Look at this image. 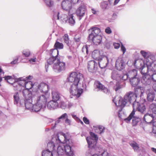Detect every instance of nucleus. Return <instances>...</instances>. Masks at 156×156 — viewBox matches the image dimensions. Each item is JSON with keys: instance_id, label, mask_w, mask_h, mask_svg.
Instances as JSON below:
<instances>
[{"instance_id": "1", "label": "nucleus", "mask_w": 156, "mask_h": 156, "mask_svg": "<svg viewBox=\"0 0 156 156\" xmlns=\"http://www.w3.org/2000/svg\"><path fill=\"white\" fill-rule=\"evenodd\" d=\"M82 77V74L73 72L68 78L69 82L66 84L70 86V92L73 95L76 96L77 98H79L83 92V89L78 88V87L80 80Z\"/></svg>"}, {"instance_id": "2", "label": "nucleus", "mask_w": 156, "mask_h": 156, "mask_svg": "<svg viewBox=\"0 0 156 156\" xmlns=\"http://www.w3.org/2000/svg\"><path fill=\"white\" fill-rule=\"evenodd\" d=\"M137 95L133 92L129 91L126 93L122 99L119 97H115L113 100L116 106H120L123 108L126 105L131 104L132 106L133 104L136 101Z\"/></svg>"}, {"instance_id": "3", "label": "nucleus", "mask_w": 156, "mask_h": 156, "mask_svg": "<svg viewBox=\"0 0 156 156\" xmlns=\"http://www.w3.org/2000/svg\"><path fill=\"white\" fill-rule=\"evenodd\" d=\"M58 134L63 136L65 143L61 145L58 146V154L59 155H62L65 154L67 155L73 156L74 154V153L71 148V146L72 145L71 140L69 139L67 135L63 133H59Z\"/></svg>"}, {"instance_id": "4", "label": "nucleus", "mask_w": 156, "mask_h": 156, "mask_svg": "<svg viewBox=\"0 0 156 156\" xmlns=\"http://www.w3.org/2000/svg\"><path fill=\"white\" fill-rule=\"evenodd\" d=\"M53 64L52 68L53 71L56 73H59L63 72L66 69V63L61 62L58 58V56H54L50 58L47 60V63L45 65V68L47 72L48 71V65Z\"/></svg>"}, {"instance_id": "5", "label": "nucleus", "mask_w": 156, "mask_h": 156, "mask_svg": "<svg viewBox=\"0 0 156 156\" xmlns=\"http://www.w3.org/2000/svg\"><path fill=\"white\" fill-rule=\"evenodd\" d=\"M22 94L24 97V100H20V105L22 106L24 105L27 109L32 112L33 105L32 103L33 99L32 93L27 90H24L22 91Z\"/></svg>"}, {"instance_id": "6", "label": "nucleus", "mask_w": 156, "mask_h": 156, "mask_svg": "<svg viewBox=\"0 0 156 156\" xmlns=\"http://www.w3.org/2000/svg\"><path fill=\"white\" fill-rule=\"evenodd\" d=\"M86 139L88 144L89 149L86 152V156H91L95 152L100 153L101 151H103V150L101 147L98 146L97 141L93 140L90 137H87Z\"/></svg>"}, {"instance_id": "7", "label": "nucleus", "mask_w": 156, "mask_h": 156, "mask_svg": "<svg viewBox=\"0 0 156 156\" xmlns=\"http://www.w3.org/2000/svg\"><path fill=\"white\" fill-rule=\"evenodd\" d=\"M32 94V98L35 100L36 102L41 104L44 106V107L46 106L47 102L46 94L34 92Z\"/></svg>"}, {"instance_id": "8", "label": "nucleus", "mask_w": 156, "mask_h": 156, "mask_svg": "<svg viewBox=\"0 0 156 156\" xmlns=\"http://www.w3.org/2000/svg\"><path fill=\"white\" fill-rule=\"evenodd\" d=\"M58 134L55 136L52 137L51 140L47 144V149L51 151H56V146L59 143L62 142V140L60 139V136Z\"/></svg>"}, {"instance_id": "9", "label": "nucleus", "mask_w": 156, "mask_h": 156, "mask_svg": "<svg viewBox=\"0 0 156 156\" xmlns=\"http://www.w3.org/2000/svg\"><path fill=\"white\" fill-rule=\"evenodd\" d=\"M144 101L143 103L140 104L137 101L133 104V110L135 111V109L137 110L139 115H141L142 116L146 112V108L145 105L147 104V102L145 99H144Z\"/></svg>"}, {"instance_id": "10", "label": "nucleus", "mask_w": 156, "mask_h": 156, "mask_svg": "<svg viewBox=\"0 0 156 156\" xmlns=\"http://www.w3.org/2000/svg\"><path fill=\"white\" fill-rule=\"evenodd\" d=\"M94 90L96 91H101L105 94H109L110 90L101 82L98 81H96L94 85Z\"/></svg>"}, {"instance_id": "11", "label": "nucleus", "mask_w": 156, "mask_h": 156, "mask_svg": "<svg viewBox=\"0 0 156 156\" xmlns=\"http://www.w3.org/2000/svg\"><path fill=\"white\" fill-rule=\"evenodd\" d=\"M140 53L145 59L146 64L148 62L152 61H155V56L154 54L149 51H146L144 50H141Z\"/></svg>"}, {"instance_id": "12", "label": "nucleus", "mask_w": 156, "mask_h": 156, "mask_svg": "<svg viewBox=\"0 0 156 156\" xmlns=\"http://www.w3.org/2000/svg\"><path fill=\"white\" fill-rule=\"evenodd\" d=\"M79 1H62V8L64 10L69 11L72 5L77 3Z\"/></svg>"}, {"instance_id": "13", "label": "nucleus", "mask_w": 156, "mask_h": 156, "mask_svg": "<svg viewBox=\"0 0 156 156\" xmlns=\"http://www.w3.org/2000/svg\"><path fill=\"white\" fill-rule=\"evenodd\" d=\"M48 90V85L44 82H42L37 86V90L36 92L46 94Z\"/></svg>"}, {"instance_id": "14", "label": "nucleus", "mask_w": 156, "mask_h": 156, "mask_svg": "<svg viewBox=\"0 0 156 156\" xmlns=\"http://www.w3.org/2000/svg\"><path fill=\"white\" fill-rule=\"evenodd\" d=\"M98 60V61L99 66L102 69L107 67L109 62V59L108 57L105 55H102L100 59Z\"/></svg>"}, {"instance_id": "15", "label": "nucleus", "mask_w": 156, "mask_h": 156, "mask_svg": "<svg viewBox=\"0 0 156 156\" xmlns=\"http://www.w3.org/2000/svg\"><path fill=\"white\" fill-rule=\"evenodd\" d=\"M85 12L86 7L84 5L80 6L76 9V13L79 20H80L84 16Z\"/></svg>"}, {"instance_id": "16", "label": "nucleus", "mask_w": 156, "mask_h": 156, "mask_svg": "<svg viewBox=\"0 0 156 156\" xmlns=\"http://www.w3.org/2000/svg\"><path fill=\"white\" fill-rule=\"evenodd\" d=\"M146 66H147L148 73L151 74V73H156V60L148 62L146 64Z\"/></svg>"}, {"instance_id": "17", "label": "nucleus", "mask_w": 156, "mask_h": 156, "mask_svg": "<svg viewBox=\"0 0 156 156\" xmlns=\"http://www.w3.org/2000/svg\"><path fill=\"white\" fill-rule=\"evenodd\" d=\"M89 40H91L94 45L96 46L100 45L102 44V37L101 35L93 36L92 37H88Z\"/></svg>"}, {"instance_id": "18", "label": "nucleus", "mask_w": 156, "mask_h": 156, "mask_svg": "<svg viewBox=\"0 0 156 156\" xmlns=\"http://www.w3.org/2000/svg\"><path fill=\"white\" fill-rule=\"evenodd\" d=\"M54 47L55 49L53 50H51V51H52L51 55H54V53H56L57 55L55 56H58V49H62L63 48L64 45L62 43H60L57 41H56Z\"/></svg>"}, {"instance_id": "19", "label": "nucleus", "mask_w": 156, "mask_h": 156, "mask_svg": "<svg viewBox=\"0 0 156 156\" xmlns=\"http://www.w3.org/2000/svg\"><path fill=\"white\" fill-rule=\"evenodd\" d=\"M87 68L90 72H94L97 69V63L94 60L90 61L88 63Z\"/></svg>"}, {"instance_id": "20", "label": "nucleus", "mask_w": 156, "mask_h": 156, "mask_svg": "<svg viewBox=\"0 0 156 156\" xmlns=\"http://www.w3.org/2000/svg\"><path fill=\"white\" fill-rule=\"evenodd\" d=\"M125 63L122 58H118L115 62V68L119 70L123 69L125 67Z\"/></svg>"}, {"instance_id": "21", "label": "nucleus", "mask_w": 156, "mask_h": 156, "mask_svg": "<svg viewBox=\"0 0 156 156\" xmlns=\"http://www.w3.org/2000/svg\"><path fill=\"white\" fill-rule=\"evenodd\" d=\"M141 82L145 85H150L151 82L150 74L148 73V74L143 75L141 79Z\"/></svg>"}, {"instance_id": "22", "label": "nucleus", "mask_w": 156, "mask_h": 156, "mask_svg": "<svg viewBox=\"0 0 156 156\" xmlns=\"http://www.w3.org/2000/svg\"><path fill=\"white\" fill-rule=\"evenodd\" d=\"M154 117L153 113H147L144 114L143 117V120L146 122L150 123H153Z\"/></svg>"}, {"instance_id": "23", "label": "nucleus", "mask_w": 156, "mask_h": 156, "mask_svg": "<svg viewBox=\"0 0 156 156\" xmlns=\"http://www.w3.org/2000/svg\"><path fill=\"white\" fill-rule=\"evenodd\" d=\"M90 30H91V33L89 35L88 37L92 38L93 36L100 35L99 34L101 32V30L99 28L95 26L92 27L90 29Z\"/></svg>"}, {"instance_id": "24", "label": "nucleus", "mask_w": 156, "mask_h": 156, "mask_svg": "<svg viewBox=\"0 0 156 156\" xmlns=\"http://www.w3.org/2000/svg\"><path fill=\"white\" fill-rule=\"evenodd\" d=\"M147 98L149 101L152 102L154 100L155 94L152 90H148L147 91Z\"/></svg>"}, {"instance_id": "25", "label": "nucleus", "mask_w": 156, "mask_h": 156, "mask_svg": "<svg viewBox=\"0 0 156 156\" xmlns=\"http://www.w3.org/2000/svg\"><path fill=\"white\" fill-rule=\"evenodd\" d=\"M137 112H136L135 113L134 116H133L132 118V124L133 126L136 125L138 122H139L141 120V119L142 118V116L141 115H137Z\"/></svg>"}, {"instance_id": "26", "label": "nucleus", "mask_w": 156, "mask_h": 156, "mask_svg": "<svg viewBox=\"0 0 156 156\" xmlns=\"http://www.w3.org/2000/svg\"><path fill=\"white\" fill-rule=\"evenodd\" d=\"M58 104L57 102L53 100L49 102L47 104V107L48 109L50 110H53L57 108Z\"/></svg>"}, {"instance_id": "27", "label": "nucleus", "mask_w": 156, "mask_h": 156, "mask_svg": "<svg viewBox=\"0 0 156 156\" xmlns=\"http://www.w3.org/2000/svg\"><path fill=\"white\" fill-rule=\"evenodd\" d=\"M121 74L120 72L116 70H113L112 73L111 77L113 80L117 81L121 80Z\"/></svg>"}, {"instance_id": "28", "label": "nucleus", "mask_w": 156, "mask_h": 156, "mask_svg": "<svg viewBox=\"0 0 156 156\" xmlns=\"http://www.w3.org/2000/svg\"><path fill=\"white\" fill-rule=\"evenodd\" d=\"M62 39L64 42L69 48L72 46L71 41L69 38L67 34H66L63 36Z\"/></svg>"}, {"instance_id": "29", "label": "nucleus", "mask_w": 156, "mask_h": 156, "mask_svg": "<svg viewBox=\"0 0 156 156\" xmlns=\"http://www.w3.org/2000/svg\"><path fill=\"white\" fill-rule=\"evenodd\" d=\"M129 80L131 85L134 87L136 86L140 81V79L138 76L130 79Z\"/></svg>"}, {"instance_id": "30", "label": "nucleus", "mask_w": 156, "mask_h": 156, "mask_svg": "<svg viewBox=\"0 0 156 156\" xmlns=\"http://www.w3.org/2000/svg\"><path fill=\"white\" fill-rule=\"evenodd\" d=\"M100 51L98 50H94L92 53V57L94 59L98 60L102 55H100Z\"/></svg>"}, {"instance_id": "31", "label": "nucleus", "mask_w": 156, "mask_h": 156, "mask_svg": "<svg viewBox=\"0 0 156 156\" xmlns=\"http://www.w3.org/2000/svg\"><path fill=\"white\" fill-rule=\"evenodd\" d=\"M52 94L53 100L57 102L60 100L61 97L58 92L53 90L52 92Z\"/></svg>"}, {"instance_id": "32", "label": "nucleus", "mask_w": 156, "mask_h": 156, "mask_svg": "<svg viewBox=\"0 0 156 156\" xmlns=\"http://www.w3.org/2000/svg\"><path fill=\"white\" fill-rule=\"evenodd\" d=\"M16 81L18 82L19 86L20 87L22 86L24 87L26 81V78L23 77L16 78Z\"/></svg>"}, {"instance_id": "33", "label": "nucleus", "mask_w": 156, "mask_h": 156, "mask_svg": "<svg viewBox=\"0 0 156 156\" xmlns=\"http://www.w3.org/2000/svg\"><path fill=\"white\" fill-rule=\"evenodd\" d=\"M94 128L95 132L99 134L103 133L105 129V128L102 126H94Z\"/></svg>"}, {"instance_id": "34", "label": "nucleus", "mask_w": 156, "mask_h": 156, "mask_svg": "<svg viewBox=\"0 0 156 156\" xmlns=\"http://www.w3.org/2000/svg\"><path fill=\"white\" fill-rule=\"evenodd\" d=\"M129 79L137 76V72L136 70L133 69L129 70L128 73Z\"/></svg>"}, {"instance_id": "35", "label": "nucleus", "mask_w": 156, "mask_h": 156, "mask_svg": "<svg viewBox=\"0 0 156 156\" xmlns=\"http://www.w3.org/2000/svg\"><path fill=\"white\" fill-rule=\"evenodd\" d=\"M43 107H44V106L41 105V104L36 102L33 105L32 112H38Z\"/></svg>"}, {"instance_id": "36", "label": "nucleus", "mask_w": 156, "mask_h": 156, "mask_svg": "<svg viewBox=\"0 0 156 156\" xmlns=\"http://www.w3.org/2000/svg\"><path fill=\"white\" fill-rule=\"evenodd\" d=\"M34 86V84L31 81H26V83H25V85L24 87L26 89H24L23 91L24 90H27L29 92L32 93L29 90L31 89Z\"/></svg>"}, {"instance_id": "37", "label": "nucleus", "mask_w": 156, "mask_h": 156, "mask_svg": "<svg viewBox=\"0 0 156 156\" xmlns=\"http://www.w3.org/2000/svg\"><path fill=\"white\" fill-rule=\"evenodd\" d=\"M140 70V72L141 73L144 75L148 74V70L147 66L145 67L144 63L141 67L139 68Z\"/></svg>"}, {"instance_id": "38", "label": "nucleus", "mask_w": 156, "mask_h": 156, "mask_svg": "<svg viewBox=\"0 0 156 156\" xmlns=\"http://www.w3.org/2000/svg\"><path fill=\"white\" fill-rule=\"evenodd\" d=\"M92 47V45H86L83 46L82 48V51L84 54H88V51L91 50Z\"/></svg>"}, {"instance_id": "39", "label": "nucleus", "mask_w": 156, "mask_h": 156, "mask_svg": "<svg viewBox=\"0 0 156 156\" xmlns=\"http://www.w3.org/2000/svg\"><path fill=\"white\" fill-rule=\"evenodd\" d=\"M112 1H103L101 4V8L103 10H105L108 8V4L111 3Z\"/></svg>"}, {"instance_id": "40", "label": "nucleus", "mask_w": 156, "mask_h": 156, "mask_svg": "<svg viewBox=\"0 0 156 156\" xmlns=\"http://www.w3.org/2000/svg\"><path fill=\"white\" fill-rule=\"evenodd\" d=\"M150 110H151L153 113L156 114V103H152L149 106Z\"/></svg>"}, {"instance_id": "41", "label": "nucleus", "mask_w": 156, "mask_h": 156, "mask_svg": "<svg viewBox=\"0 0 156 156\" xmlns=\"http://www.w3.org/2000/svg\"><path fill=\"white\" fill-rule=\"evenodd\" d=\"M135 112H136L135 111L133 110L129 116L127 118L124 119V120L127 123L129 122L131 119H132L133 116L134 115H135Z\"/></svg>"}, {"instance_id": "42", "label": "nucleus", "mask_w": 156, "mask_h": 156, "mask_svg": "<svg viewBox=\"0 0 156 156\" xmlns=\"http://www.w3.org/2000/svg\"><path fill=\"white\" fill-rule=\"evenodd\" d=\"M99 155H101V156H99L96 154H94L93 153L91 156H109L108 153L106 151L103 150V151H101L100 153H98Z\"/></svg>"}, {"instance_id": "43", "label": "nucleus", "mask_w": 156, "mask_h": 156, "mask_svg": "<svg viewBox=\"0 0 156 156\" xmlns=\"http://www.w3.org/2000/svg\"><path fill=\"white\" fill-rule=\"evenodd\" d=\"M74 18V17L73 14H71L69 16V22L70 25L71 26L74 25L75 23V20Z\"/></svg>"}, {"instance_id": "44", "label": "nucleus", "mask_w": 156, "mask_h": 156, "mask_svg": "<svg viewBox=\"0 0 156 156\" xmlns=\"http://www.w3.org/2000/svg\"><path fill=\"white\" fill-rule=\"evenodd\" d=\"M14 104L17 105L19 101V95L18 93H16L13 96Z\"/></svg>"}, {"instance_id": "45", "label": "nucleus", "mask_w": 156, "mask_h": 156, "mask_svg": "<svg viewBox=\"0 0 156 156\" xmlns=\"http://www.w3.org/2000/svg\"><path fill=\"white\" fill-rule=\"evenodd\" d=\"M5 80L7 81V82L9 83V84H12L13 81V80L14 79L12 78V77L11 76H5L4 77Z\"/></svg>"}, {"instance_id": "46", "label": "nucleus", "mask_w": 156, "mask_h": 156, "mask_svg": "<svg viewBox=\"0 0 156 156\" xmlns=\"http://www.w3.org/2000/svg\"><path fill=\"white\" fill-rule=\"evenodd\" d=\"M130 145L133 147L135 151L138 150L139 147L138 144L135 142L130 143Z\"/></svg>"}, {"instance_id": "47", "label": "nucleus", "mask_w": 156, "mask_h": 156, "mask_svg": "<svg viewBox=\"0 0 156 156\" xmlns=\"http://www.w3.org/2000/svg\"><path fill=\"white\" fill-rule=\"evenodd\" d=\"M53 16L55 19H57V20L59 19V12L57 10L53 11Z\"/></svg>"}, {"instance_id": "48", "label": "nucleus", "mask_w": 156, "mask_h": 156, "mask_svg": "<svg viewBox=\"0 0 156 156\" xmlns=\"http://www.w3.org/2000/svg\"><path fill=\"white\" fill-rule=\"evenodd\" d=\"M44 3L48 7H51L53 5L54 2L53 1H44Z\"/></svg>"}, {"instance_id": "49", "label": "nucleus", "mask_w": 156, "mask_h": 156, "mask_svg": "<svg viewBox=\"0 0 156 156\" xmlns=\"http://www.w3.org/2000/svg\"><path fill=\"white\" fill-rule=\"evenodd\" d=\"M59 105L60 107L62 109H65L67 108V104L65 103L64 101H61L59 103Z\"/></svg>"}, {"instance_id": "50", "label": "nucleus", "mask_w": 156, "mask_h": 156, "mask_svg": "<svg viewBox=\"0 0 156 156\" xmlns=\"http://www.w3.org/2000/svg\"><path fill=\"white\" fill-rule=\"evenodd\" d=\"M121 88L122 86L119 85V83L117 82H116L115 85L114 86L113 89L116 91Z\"/></svg>"}, {"instance_id": "51", "label": "nucleus", "mask_w": 156, "mask_h": 156, "mask_svg": "<svg viewBox=\"0 0 156 156\" xmlns=\"http://www.w3.org/2000/svg\"><path fill=\"white\" fill-rule=\"evenodd\" d=\"M121 80H126L128 78H129V76L128 73H126L125 74H123L122 75H121Z\"/></svg>"}, {"instance_id": "52", "label": "nucleus", "mask_w": 156, "mask_h": 156, "mask_svg": "<svg viewBox=\"0 0 156 156\" xmlns=\"http://www.w3.org/2000/svg\"><path fill=\"white\" fill-rule=\"evenodd\" d=\"M150 76L151 81L154 83H156V73H151Z\"/></svg>"}, {"instance_id": "53", "label": "nucleus", "mask_w": 156, "mask_h": 156, "mask_svg": "<svg viewBox=\"0 0 156 156\" xmlns=\"http://www.w3.org/2000/svg\"><path fill=\"white\" fill-rule=\"evenodd\" d=\"M13 86L16 88V89L18 90L19 89V87L20 86H18V82L16 81V78L14 80V82L12 84Z\"/></svg>"}, {"instance_id": "54", "label": "nucleus", "mask_w": 156, "mask_h": 156, "mask_svg": "<svg viewBox=\"0 0 156 156\" xmlns=\"http://www.w3.org/2000/svg\"><path fill=\"white\" fill-rule=\"evenodd\" d=\"M90 134L91 137H92L91 139H92L93 140H96L97 141L98 137L96 135L92 132H90Z\"/></svg>"}, {"instance_id": "55", "label": "nucleus", "mask_w": 156, "mask_h": 156, "mask_svg": "<svg viewBox=\"0 0 156 156\" xmlns=\"http://www.w3.org/2000/svg\"><path fill=\"white\" fill-rule=\"evenodd\" d=\"M23 54L26 57H28L30 55V52L28 50H25L23 51Z\"/></svg>"}, {"instance_id": "56", "label": "nucleus", "mask_w": 156, "mask_h": 156, "mask_svg": "<svg viewBox=\"0 0 156 156\" xmlns=\"http://www.w3.org/2000/svg\"><path fill=\"white\" fill-rule=\"evenodd\" d=\"M19 56H17L16 57V58L11 62L10 63L12 64H17L18 63V59L19 58Z\"/></svg>"}, {"instance_id": "57", "label": "nucleus", "mask_w": 156, "mask_h": 156, "mask_svg": "<svg viewBox=\"0 0 156 156\" xmlns=\"http://www.w3.org/2000/svg\"><path fill=\"white\" fill-rule=\"evenodd\" d=\"M105 32L107 34H109L112 33V30L110 27H107L105 29Z\"/></svg>"}, {"instance_id": "58", "label": "nucleus", "mask_w": 156, "mask_h": 156, "mask_svg": "<svg viewBox=\"0 0 156 156\" xmlns=\"http://www.w3.org/2000/svg\"><path fill=\"white\" fill-rule=\"evenodd\" d=\"M83 120L85 124H89V121L86 117H84L83 118Z\"/></svg>"}, {"instance_id": "59", "label": "nucleus", "mask_w": 156, "mask_h": 156, "mask_svg": "<svg viewBox=\"0 0 156 156\" xmlns=\"http://www.w3.org/2000/svg\"><path fill=\"white\" fill-rule=\"evenodd\" d=\"M113 45L115 49H117L119 48L120 46V44L119 43H113Z\"/></svg>"}, {"instance_id": "60", "label": "nucleus", "mask_w": 156, "mask_h": 156, "mask_svg": "<svg viewBox=\"0 0 156 156\" xmlns=\"http://www.w3.org/2000/svg\"><path fill=\"white\" fill-rule=\"evenodd\" d=\"M121 50L123 52V54H124L126 51V49L122 44L121 46Z\"/></svg>"}, {"instance_id": "61", "label": "nucleus", "mask_w": 156, "mask_h": 156, "mask_svg": "<svg viewBox=\"0 0 156 156\" xmlns=\"http://www.w3.org/2000/svg\"><path fill=\"white\" fill-rule=\"evenodd\" d=\"M138 90L139 91H140L141 95H142L143 94L144 92V87H139V88L138 89Z\"/></svg>"}, {"instance_id": "62", "label": "nucleus", "mask_w": 156, "mask_h": 156, "mask_svg": "<svg viewBox=\"0 0 156 156\" xmlns=\"http://www.w3.org/2000/svg\"><path fill=\"white\" fill-rule=\"evenodd\" d=\"M117 107H120V109L119 110V112H118V115L119 117L121 118L122 116L120 114V112H121L122 109V108H122L120 106H117Z\"/></svg>"}, {"instance_id": "63", "label": "nucleus", "mask_w": 156, "mask_h": 156, "mask_svg": "<svg viewBox=\"0 0 156 156\" xmlns=\"http://www.w3.org/2000/svg\"><path fill=\"white\" fill-rule=\"evenodd\" d=\"M67 117V114L66 113H64L59 117V119H64L65 118Z\"/></svg>"}, {"instance_id": "64", "label": "nucleus", "mask_w": 156, "mask_h": 156, "mask_svg": "<svg viewBox=\"0 0 156 156\" xmlns=\"http://www.w3.org/2000/svg\"><path fill=\"white\" fill-rule=\"evenodd\" d=\"M118 17V16L116 13H114L112 16V19L113 20H115Z\"/></svg>"}]
</instances>
